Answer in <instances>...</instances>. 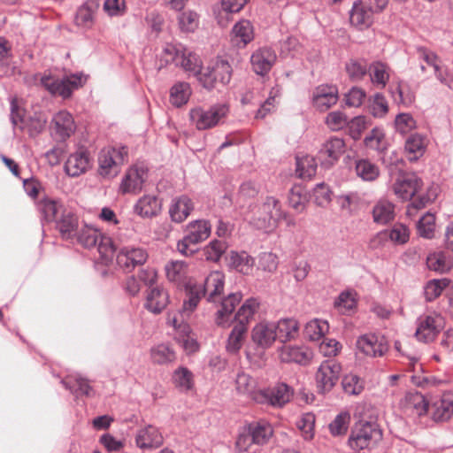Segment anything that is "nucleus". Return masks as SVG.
<instances>
[{
  "label": "nucleus",
  "instance_id": "6e6d98bb",
  "mask_svg": "<svg viewBox=\"0 0 453 453\" xmlns=\"http://www.w3.org/2000/svg\"><path fill=\"white\" fill-rule=\"evenodd\" d=\"M350 415L347 411L339 413L334 419L329 424V431L333 436L344 435L349 426Z\"/></svg>",
  "mask_w": 453,
  "mask_h": 453
},
{
  "label": "nucleus",
  "instance_id": "c03bdc74",
  "mask_svg": "<svg viewBox=\"0 0 453 453\" xmlns=\"http://www.w3.org/2000/svg\"><path fill=\"white\" fill-rule=\"evenodd\" d=\"M368 62L364 58H350L345 64V71L352 81H359L366 75Z\"/></svg>",
  "mask_w": 453,
  "mask_h": 453
},
{
  "label": "nucleus",
  "instance_id": "774afa93",
  "mask_svg": "<svg viewBox=\"0 0 453 453\" xmlns=\"http://www.w3.org/2000/svg\"><path fill=\"white\" fill-rule=\"evenodd\" d=\"M317 164L314 157L306 156L296 159V172L301 178H311L315 175Z\"/></svg>",
  "mask_w": 453,
  "mask_h": 453
},
{
  "label": "nucleus",
  "instance_id": "f03ea898",
  "mask_svg": "<svg viewBox=\"0 0 453 453\" xmlns=\"http://www.w3.org/2000/svg\"><path fill=\"white\" fill-rule=\"evenodd\" d=\"M382 439V432L375 423L360 421L351 429L348 440L353 450L371 449Z\"/></svg>",
  "mask_w": 453,
  "mask_h": 453
},
{
  "label": "nucleus",
  "instance_id": "864d4df0",
  "mask_svg": "<svg viewBox=\"0 0 453 453\" xmlns=\"http://www.w3.org/2000/svg\"><path fill=\"white\" fill-rule=\"evenodd\" d=\"M426 264L430 270L445 273L451 267V261L444 252H435L430 254L426 258Z\"/></svg>",
  "mask_w": 453,
  "mask_h": 453
},
{
  "label": "nucleus",
  "instance_id": "20e7f679",
  "mask_svg": "<svg viewBox=\"0 0 453 453\" xmlns=\"http://www.w3.org/2000/svg\"><path fill=\"white\" fill-rule=\"evenodd\" d=\"M127 156L128 149L126 146L104 148L98 156L99 175L105 179L117 176Z\"/></svg>",
  "mask_w": 453,
  "mask_h": 453
},
{
  "label": "nucleus",
  "instance_id": "c9c22d12",
  "mask_svg": "<svg viewBox=\"0 0 453 453\" xmlns=\"http://www.w3.org/2000/svg\"><path fill=\"white\" fill-rule=\"evenodd\" d=\"M426 149V140L419 134H411L405 141L404 150L410 161L421 157Z\"/></svg>",
  "mask_w": 453,
  "mask_h": 453
},
{
  "label": "nucleus",
  "instance_id": "49530a36",
  "mask_svg": "<svg viewBox=\"0 0 453 453\" xmlns=\"http://www.w3.org/2000/svg\"><path fill=\"white\" fill-rule=\"evenodd\" d=\"M278 339L280 342H287L293 339L298 331V323L294 319H283L277 323L274 322Z\"/></svg>",
  "mask_w": 453,
  "mask_h": 453
},
{
  "label": "nucleus",
  "instance_id": "1a4fd4ad",
  "mask_svg": "<svg viewBox=\"0 0 453 453\" xmlns=\"http://www.w3.org/2000/svg\"><path fill=\"white\" fill-rule=\"evenodd\" d=\"M77 242L87 249L97 247L98 252L104 256H107L112 251V246L110 244V239L103 237L101 233L88 225H83L78 228L75 236Z\"/></svg>",
  "mask_w": 453,
  "mask_h": 453
},
{
  "label": "nucleus",
  "instance_id": "6e6552de",
  "mask_svg": "<svg viewBox=\"0 0 453 453\" xmlns=\"http://www.w3.org/2000/svg\"><path fill=\"white\" fill-rule=\"evenodd\" d=\"M85 79L81 74H73L63 79L54 78L50 75H44L41 78V84L53 96H59L63 98L71 96L73 91L81 87Z\"/></svg>",
  "mask_w": 453,
  "mask_h": 453
},
{
  "label": "nucleus",
  "instance_id": "37998d69",
  "mask_svg": "<svg viewBox=\"0 0 453 453\" xmlns=\"http://www.w3.org/2000/svg\"><path fill=\"white\" fill-rule=\"evenodd\" d=\"M357 176L364 181H373L380 176L379 166L369 159H357L355 164Z\"/></svg>",
  "mask_w": 453,
  "mask_h": 453
},
{
  "label": "nucleus",
  "instance_id": "39448f33",
  "mask_svg": "<svg viewBox=\"0 0 453 453\" xmlns=\"http://www.w3.org/2000/svg\"><path fill=\"white\" fill-rule=\"evenodd\" d=\"M211 225L206 219H196L190 221L185 227V235L177 243L180 253L188 257L195 250L190 249L191 245H196L205 241L211 234Z\"/></svg>",
  "mask_w": 453,
  "mask_h": 453
},
{
  "label": "nucleus",
  "instance_id": "de8ad7c7",
  "mask_svg": "<svg viewBox=\"0 0 453 453\" xmlns=\"http://www.w3.org/2000/svg\"><path fill=\"white\" fill-rule=\"evenodd\" d=\"M188 265L184 261L172 260L165 266V275L168 280L172 282H181L187 274Z\"/></svg>",
  "mask_w": 453,
  "mask_h": 453
},
{
  "label": "nucleus",
  "instance_id": "69168bd1",
  "mask_svg": "<svg viewBox=\"0 0 453 453\" xmlns=\"http://www.w3.org/2000/svg\"><path fill=\"white\" fill-rule=\"evenodd\" d=\"M435 227V217L434 214H425L418 222L417 229L420 236L431 239L434 237Z\"/></svg>",
  "mask_w": 453,
  "mask_h": 453
},
{
  "label": "nucleus",
  "instance_id": "a18cd8bd",
  "mask_svg": "<svg viewBox=\"0 0 453 453\" xmlns=\"http://www.w3.org/2000/svg\"><path fill=\"white\" fill-rule=\"evenodd\" d=\"M191 96V88L188 82L179 81L170 89V102L175 107L186 104Z\"/></svg>",
  "mask_w": 453,
  "mask_h": 453
},
{
  "label": "nucleus",
  "instance_id": "f3484780",
  "mask_svg": "<svg viewBox=\"0 0 453 453\" xmlns=\"http://www.w3.org/2000/svg\"><path fill=\"white\" fill-rule=\"evenodd\" d=\"M148 257V253L143 248L126 246L119 250L116 260L119 267L130 272L137 265H143Z\"/></svg>",
  "mask_w": 453,
  "mask_h": 453
},
{
  "label": "nucleus",
  "instance_id": "8fccbe9b",
  "mask_svg": "<svg viewBox=\"0 0 453 453\" xmlns=\"http://www.w3.org/2000/svg\"><path fill=\"white\" fill-rule=\"evenodd\" d=\"M258 307L259 303L256 298L247 299L234 315L235 323H242L244 326H247L257 312Z\"/></svg>",
  "mask_w": 453,
  "mask_h": 453
},
{
  "label": "nucleus",
  "instance_id": "9b49d317",
  "mask_svg": "<svg viewBox=\"0 0 453 453\" xmlns=\"http://www.w3.org/2000/svg\"><path fill=\"white\" fill-rule=\"evenodd\" d=\"M165 52L173 56V60L176 62V65H180L186 72L191 74H198L202 69L200 58L182 45H167Z\"/></svg>",
  "mask_w": 453,
  "mask_h": 453
},
{
  "label": "nucleus",
  "instance_id": "f257e3e1",
  "mask_svg": "<svg viewBox=\"0 0 453 453\" xmlns=\"http://www.w3.org/2000/svg\"><path fill=\"white\" fill-rule=\"evenodd\" d=\"M225 286V275L220 271L210 273L202 284H189L188 287V300L184 301L185 311H193L202 297H206L210 303H214L221 296Z\"/></svg>",
  "mask_w": 453,
  "mask_h": 453
},
{
  "label": "nucleus",
  "instance_id": "423d86ee",
  "mask_svg": "<svg viewBox=\"0 0 453 453\" xmlns=\"http://www.w3.org/2000/svg\"><path fill=\"white\" fill-rule=\"evenodd\" d=\"M283 215L279 200L273 196H267L253 213L250 223L257 229L269 231L275 227L277 221Z\"/></svg>",
  "mask_w": 453,
  "mask_h": 453
},
{
  "label": "nucleus",
  "instance_id": "f8f14e48",
  "mask_svg": "<svg viewBox=\"0 0 453 453\" xmlns=\"http://www.w3.org/2000/svg\"><path fill=\"white\" fill-rule=\"evenodd\" d=\"M342 372V365L335 359L323 361L317 372L316 381L322 392L330 391L337 383Z\"/></svg>",
  "mask_w": 453,
  "mask_h": 453
},
{
  "label": "nucleus",
  "instance_id": "a211bd4d",
  "mask_svg": "<svg viewBox=\"0 0 453 453\" xmlns=\"http://www.w3.org/2000/svg\"><path fill=\"white\" fill-rule=\"evenodd\" d=\"M345 151V142L342 138L332 136L326 140L319 151V159L325 167H329L338 161Z\"/></svg>",
  "mask_w": 453,
  "mask_h": 453
},
{
  "label": "nucleus",
  "instance_id": "2f4dec72",
  "mask_svg": "<svg viewBox=\"0 0 453 453\" xmlns=\"http://www.w3.org/2000/svg\"><path fill=\"white\" fill-rule=\"evenodd\" d=\"M135 441L141 449L157 448L162 444L163 437L157 427L148 426L137 432Z\"/></svg>",
  "mask_w": 453,
  "mask_h": 453
},
{
  "label": "nucleus",
  "instance_id": "f704fd0d",
  "mask_svg": "<svg viewBox=\"0 0 453 453\" xmlns=\"http://www.w3.org/2000/svg\"><path fill=\"white\" fill-rule=\"evenodd\" d=\"M374 13L368 6L362 3H355L349 15L350 23L359 29L369 27L372 22Z\"/></svg>",
  "mask_w": 453,
  "mask_h": 453
},
{
  "label": "nucleus",
  "instance_id": "cd10ccee",
  "mask_svg": "<svg viewBox=\"0 0 453 453\" xmlns=\"http://www.w3.org/2000/svg\"><path fill=\"white\" fill-rule=\"evenodd\" d=\"M62 385L76 397L94 395V389L88 380L79 374L68 375L61 380Z\"/></svg>",
  "mask_w": 453,
  "mask_h": 453
},
{
  "label": "nucleus",
  "instance_id": "2eb2a0df",
  "mask_svg": "<svg viewBox=\"0 0 453 453\" xmlns=\"http://www.w3.org/2000/svg\"><path fill=\"white\" fill-rule=\"evenodd\" d=\"M421 185L422 180L415 173H403L397 176L392 188L397 197L407 201L418 193Z\"/></svg>",
  "mask_w": 453,
  "mask_h": 453
},
{
  "label": "nucleus",
  "instance_id": "72a5a7b5",
  "mask_svg": "<svg viewBox=\"0 0 453 453\" xmlns=\"http://www.w3.org/2000/svg\"><path fill=\"white\" fill-rule=\"evenodd\" d=\"M280 359L283 362L290 363H297L300 365H307L309 364L311 358V352L304 347L299 346H284L280 349Z\"/></svg>",
  "mask_w": 453,
  "mask_h": 453
},
{
  "label": "nucleus",
  "instance_id": "412c9836",
  "mask_svg": "<svg viewBox=\"0 0 453 453\" xmlns=\"http://www.w3.org/2000/svg\"><path fill=\"white\" fill-rule=\"evenodd\" d=\"M338 101V89L334 86L320 85L312 93V104L320 111H326Z\"/></svg>",
  "mask_w": 453,
  "mask_h": 453
},
{
  "label": "nucleus",
  "instance_id": "7c9ffc66",
  "mask_svg": "<svg viewBox=\"0 0 453 453\" xmlns=\"http://www.w3.org/2000/svg\"><path fill=\"white\" fill-rule=\"evenodd\" d=\"M226 261L230 268L247 275L251 273L255 265V259L245 251H230Z\"/></svg>",
  "mask_w": 453,
  "mask_h": 453
},
{
  "label": "nucleus",
  "instance_id": "dca6fc26",
  "mask_svg": "<svg viewBox=\"0 0 453 453\" xmlns=\"http://www.w3.org/2000/svg\"><path fill=\"white\" fill-rule=\"evenodd\" d=\"M50 129L55 139L65 142L76 130L73 117L65 110L58 111L51 119Z\"/></svg>",
  "mask_w": 453,
  "mask_h": 453
},
{
  "label": "nucleus",
  "instance_id": "4d7b16f0",
  "mask_svg": "<svg viewBox=\"0 0 453 453\" xmlns=\"http://www.w3.org/2000/svg\"><path fill=\"white\" fill-rule=\"evenodd\" d=\"M178 22L182 32H194L199 26V16L193 11H184L179 14Z\"/></svg>",
  "mask_w": 453,
  "mask_h": 453
},
{
  "label": "nucleus",
  "instance_id": "58836bf2",
  "mask_svg": "<svg viewBox=\"0 0 453 453\" xmlns=\"http://www.w3.org/2000/svg\"><path fill=\"white\" fill-rule=\"evenodd\" d=\"M434 418L436 421H446L453 415V392L444 393L441 399L434 403Z\"/></svg>",
  "mask_w": 453,
  "mask_h": 453
},
{
  "label": "nucleus",
  "instance_id": "4be33fe9",
  "mask_svg": "<svg viewBox=\"0 0 453 453\" xmlns=\"http://www.w3.org/2000/svg\"><path fill=\"white\" fill-rule=\"evenodd\" d=\"M195 204L187 195H181L172 199L169 205V216L173 222L182 223L194 211Z\"/></svg>",
  "mask_w": 453,
  "mask_h": 453
},
{
  "label": "nucleus",
  "instance_id": "b1692460",
  "mask_svg": "<svg viewBox=\"0 0 453 453\" xmlns=\"http://www.w3.org/2000/svg\"><path fill=\"white\" fill-rule=\"evenodd\" d=\"M162 201L154 195H144L134 205L135 214L143 219H151L160 214Z\"/></svg>",
  "mask_w": 453,
  "mask_h": 453
},
{
  "label": "nucleus",
  "instance_id": "5701e85b",
  "mask_svg": "<svg viewBox=\"0 0 453 453\" xmlns=\"http://www.w3.org/2000/svg\"><path fill=\"white\" fill-rule=\"evenodd\" d=\"M242 295L240 292L229 294L223 298L220 308L216 313L215 321L218 326L226 327L232 322V315L235 307L240 303Z\"/></svg>",
  "mask_w": 453,
  "mask_h": 453
},
{
  "label": "nucleus",
  "instance_id": "0eeeda50",
  "mask_svg": "<svg viewBox=\"0 0 453 453\" xmlns=\"http://www.w3.org/2000/svg\"><path fill=\"white\" fill-rule=\"evenodd\" d=\"M293 395L294 390L290 386L284 382H278L272 387L258 390L254 395V402L280 409L290 402Z\"/></svg>",
  "mask_w": 453,
  "mask_h": 453
},
{
  "label": "nucleus",
  "instance_id": "e2e57ef3",
  "mask_svg": "<svg viewBox=\"0 0 453 453\" xmlns=\"http://www.w3.org/2000/svg\"><path fill=\"white\" fill-rule=\"evenodd\" d=\"M227 245L223 241L213 240L203 248V255L208 261L218 262L226 250Z\"/></svg>",
  "mask_w": 453,
  "mask_h": 453
},
{
  "label": "nucleus",
  "instance_id": "393cba45",
  "mask_svg": "<svg viewBox=\"0 0 453 453\" xmlns=\"http://www.w3.org/2000/svg\"><path fill=\"white\" fill-rule=\"evenodd\" d=\"M400 404L403 412L410 416H422L428 409V402L418 392L407 393Z\"/></svg>",
  "mask_w": 453,
  "mask_h": 453
},
{
  "label": "nucleus",
  "instance_id": "79ce46f5",
  "mask_svg": "<svg viewBox=\"0 0 453 453\" xmlns=\"http://www.w3.org/2000/svg\"><path fill=\"white\" fill-rule=\"evenodd\" d=\"M257 388V380L250 374L240 372L235 379V390L239 395H247L254 401V395L258 390Z\"/></svg>",
  "mask_w": 453,
  "mask_h": 453
},
{
  "label": "nucleus",
  "instance_id": "a19ab883",
  "mask_svg": "<svg viewBox=\"0 0 453 453\" xmlns=\"http://www.w3.org/2000/svg\"><path fill=\"white\" fill-rule=\"evenodd\" d=\"M248 331L242 323H235L226 342V349L228 353L236 354L242 349Z\"/></svg>",
  "mask_w": 453,
  "mask_h": 453
},
{
  "label": "nucleus",
  "instance_id": "3c124183",
  "mask_svg": "<svg viewBox=\"0 0 453 453\" xmlns=\"http://www.w3.org/2000/svg\"><path fill=\"white\" fill-rule=\"evenodd\" d=\"M329 330L327 321L322 319H313L309 321L304 328V334L311 341L320 340Z\"/></svg>",
  "mask_w": 453,
  "mask_h": 453
},
{
  "label": "nucleus",
  "instance_id": "052dcab7",
  "mask_svg": "<svg viewBox=\"0 0 453 453\" xmlns=\"http://www.w3.org/2000/svg\"><path fill=\"white\" fill-rule=\"evenodd\" d=\"M369 109L374 118H383L388 112V104L381 93H376L370 98Z\"/></svg>",
  "mask_w": 453,
  "mask_h": 453
},
{
  "label": "nucleus",
  "instance_id": "a878e982",
  "mask_svg": "<svg viewBox=\"0 0 453 453\" xmlns=\"http://www.w3.org/2000/svg\"><path fill=\"white\" fill-rule=\"evenodd\" d=\"M169 303V295L167 291L161 287L156 286L148 290L144 307L154 314H159L167 306Z\"/></svg>",
  "mask_w": 453,
  "mask_h": 453
},
{
  "label": "nucleus",
  "instance_id": "6ab92c4d",
  "mask_svg": "<svg viewBox=\"0 0 453 453\" xmlns=\"http://www.w3.org/2000/svg\"><path fill=\"white\" fill-rule=\"evenodd\" d=\"M274 322L261 321L251 331V340L257 347L266 349L278 339Z\"/></svg>",
  "mask_w": 453,
  "mask_h": 453
},
{
  "label": "nucleus",
  "instance_id": "7ed1b4c3",
  "mask_svg": "<svg viewBox=\"0 0 453 453\" xmlns=\"http://www.w3.org/2000/svg\"><path fill=\"white\" fill-rule=\"evenodd\" d=\"M229 108L226 104H216L205 109L197 106L190 109L189 120L197 130L212 128L227 116Z\"/></svg>",
  "mask_w": 453,
  "mask_h": 453
},
{
  "label": "nucleus",
  "instance_id": "ea45409f",
  "mask_svg": "<svg viewBox=\"0 0 453 453\" xmlns=\"http://www.w3.org/2000/svg\"><path fill=\"white\" fill-rule=\"evenodd\" d=\"M395 218V205L385 199L379 200L372 209V219L377 224L385 225Z\"/></svg>",
  "mask_w": 453,
  "mask_h": 453
},
{
  "label": "nucleus",
  "instance_id": "5fc2aeb1",
  "mask_svg": "<svg viewBox=\"0 0 453 453\" xmlns=\"http://www.w3.org/2000/svg\"><path fill=\"white\" fill-rule=\"evenodd\" d=\"M174 386L181 392H187L193 387V374L185 368L180 367L173 375Z\"/></svg>",
  "mask_w": 453,
  "mask_h": 453
},
{
  "label": "nucleus",
  "instance_id": "4c0bfd02",
  "mask_svg": "<svg viewBox=\"0 0 453 453\" xmlns=\"http://www.w3.org/2000/svg\"><path fill=\"white\" fill-rule=\"evenodd\" d=\"M97 5L93 1H87L76 12L74 23L82 29H89L94 25V16Z\"/></svg>",
  "mask_w": 453,
  "mask_h": 453
},
{
  "label": "nucleus",
  "instance_id": "09e8293b",
  "mask_svg": "<svg viewBox=\"0 0 453 453\" xmlns=\"http://www.w3.org/2000/svg\"><path fill=\"white\" fill-rule=\"evenodd\" d=\"M259 191V184L252 180H246L240 185L236 195V203L243 206L248 201L256 198Z\"/></svg>",
  "mask_w": 453,
  "mask_h": 453
},
{
  "label": "nucleus",
  "instance_id": "ddd939ff",
  "mask_svg": "<svg viewBox=\"0 0 453 453\" xmlns=\"http://www.w3.org/2000/svg\"><path fill=\"white\" fill-rule=\"evenodd\" d=\"M147 169L143 165H134L127 169L119 188L122 195H136L142 191L147 179Z\"/></svg>",
  "mask_w": 453,
  "mask_h": 453
},
{
  "label": "nucleus",
  "instance_id": "c85d7f7f",
  "mask_svg": "<svg viewBox=\"0 0 453 453\" xmlns=\"http://www.w3.org/2000/svg\"><path fill=\"white\" fill-rule=\"evenodd\" d=\"M232 42L239 48H244L254 39V27L248 19L238 21L232 28Z\"/></svg>",
  "mask_w": 453,
  "mask_h": 453
},
{
  "label": "nucleus",
  "instance_id": "13d9d810",
  "mask_svg": "<svg viewBox=\"0 0 453 453\" xmlns=\"http://www.w3.org/2000/svg\"><path fill=\"white\" fill-rule=\"evenodd\" d=\"M217 84L226 85L232 77V67L226 60H218L211 67Z\"/></svg>",
  "mask_w": 453,
  "mask_h": 453
},
{
  "label": "nucleus",
  "instance_id": "4468645a",
  "mask_svg": "<svg viewBox=\"0 0 453 453\" xmlns=\"http://www.w3.org/2000/svg\"><path fill=\"white\" fill-rule=\"evenodd\" d=\"M443 326V319L439 314L420 316L415 333L418 341L423 342H433Z\"/></svg>",
  "mask_w": 453,
  "mask_h": 453
},
{
  "label": "nucleus",
  "instance_id": "bb28decb",
  "mask_svg": "<svg viewBox=\"0 0 453 453\" xmlns=\"http://www.w3.org/2000/svg\"><path fill=\"white\" fill-rule=\"evenodd\" d=\"M90 166V160L87 151L81 150L73 153L65 164V171L71 177H78L84 173Z\"/></svg>",
  "mask_w": 453,
  "mask_h": 453
},
{
  "label": "nucleus",
  "instance_id": "338daca9",
  "mask_svg": "<svg viewBox=\"0 0 453 453\" xmlns=\"http://www.w3.org/2000/svg\"><path fill=\"white\" fill-rule=\"evenodd\" d=\"M315 416L311 413H303L296 421L297 428L303 433L305 440H311L314 435Z\"/></svg>",
  "mask_w": 453,
  "mask_h": 453
},
{
  "label": "nucleus",
  "instance_id": "aec40b11",
  "mask_svg": "<svg viewBox=\"0 0 453 453\" xmlns=\"http://www.w3.org/2000/svg\"><path fill=\"white\" fill-rule=\"evenodd\" d=\"M277 56L275 51L269 47H261L256 50L251 57L250 63L253 71L261 76L267 74L275 64Z\"/></svg>",
  "mask_w": 453,
  "mask_h": 453
},
{
  "label": "nucleus",
  "instance_id": "bf43d9fd",
  "mask_svg": "<svg viewBox=\"0 0 453 453\" xmlns=\"http://www.w3.org/2000/svg\"><path fill=\"white\" fill-rule=\"evenodd\" d=\"M390 242L396 245L405 244L410 238V230L407 226L396 223L389 230H386Z\"/></svg>",
  "mask_w": 453,
  "mask_h": 453
},
{
  "label": "nucleus",
  "instance_id": "c756f323",
  "mask_svg": "<svg viewBox=\"0 0 453 453\" xmlns=\"http://www.w3.org/2000/svg\"><path fill=\"white\" fill-rule=\"evenodd\" d=\"M36 206L45 222H56L61 215L62 211L65 210L61 202L48 196L39 200Z\"/></svg>",
  "mask_w": 453,
  "mask_h": 453
},
{
  "label": "nucleus",
  "instance_id": "603ef678",
  "mask_svg": "<svg viewBox=\"0 0 453 453\" xmlns=\"http://www.w3.org/2000/svg\"><path fill=\"white\" fill-rule=\"evenodd\" d=\"M371 81L373 84L384 88L389 80L388 67L381 62L369 65Z\"/></svg>",
  "mask_w": 453,
  "mask_h": 453
},
{
  "label": "nucleus",
  "instance_id": "9d476101",
  "mask_svg": "<svg viewBox=\"0 0 453 453\" xmlns=\"http://www.w3.org/2000/svg\"><path fill=\"white\" fill-rule=\"evenodd\" d=\"M357 348L364 355L370 357H383L389 349L388 341L380 333H367L357 340Z\"/></svg>",
  "mask_w": 453,
  "mask_h": 453
},
{
  "label": "nucleus",
  "instance_id": "e433bc0d",
  "mask_svg": "<svg viewBox=\"0 0 453 453\" xmlns=\"http://www.w3.org/2000/svg\"><path fill=\"white\" fill-rule=\"evenodd\" d=\"M255 445L263 446L268 443L273 434L272 426L265 421L253 422L247 426Z\"/></svg>",
  "mask_w": 453,
  "mask_h": 453
},
{
  "label": "nucleus",
  "instance_id": "473e14b6",
  "mask_svg": "<svg viewBox=\"0 0 453 453\" xmlns=\"http://www.w3.org/2000/svg\"><path fill=\"white\" fill-rule=\"evenodd\" d=\"M57 228L64 239H73L79 228L78 218L71 211L63 210L56 221Z\"/></svg>",
  "mask_w": 453,
  "mask_h": 453
},
{
  "label": "nucleus",
  "instance_id": "680f3d73",
  "mask_svg": "<svg viewBox=\"0 0 453 453\" xmlns=\"http://www.w3.org/2000/svg\"><path fill=\"white\" fill-rule=\"evenodd\" d=\"M342 388L348 395H359L365 388L364 380L356 374H347L342 381Z\"/></svg>",
  "mask_w": 453,
  "mask_h": 453
},
{
  "label": "nucleus",
  "instance_id": "0e129e2a",
  "mask_svg": "<svg viewBox=\"0 0 453 453\" xmlns=\"http://www.w3.org/2000/svg\"><path fill=\"white\" fill-rule=\"evenodd\" d=\"M449 284V280L446 279L428 281L424 288V295L426 301L431 302L437 298Z\"/></svg>",
  "mask_w": 453,
  "mask_h": 453
}]
</instances>
